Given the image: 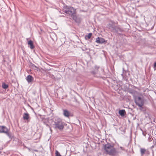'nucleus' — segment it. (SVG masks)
Here are the masks:
<instances>
[{
  "label": "nucleus",
  "mask_w": 156,
  "mask_h": 156,
  "mask_svg": "<svg viewBox=\"0 0 156 156\" xmlns=\"http://www.w3.org/2000/svg\"><path fill=\"white\" fill-rule=\"evenodd\" d=\"M63 11L70 16L76 23H80L81 19L80 17L76 16V10L73 7L67 6L64 7L63 9Z\"/></svg>",
  "instance_id": "1"
},
{
  "label": "nucleus",
  "mask_w": 156,
  "mask_h": 156,
  "mask_svg": "<svg viewBox=\"0 0 156 156\" xmlns=\"http://www.w3.org/2000/svg\"><path fill=\"white\" fill-rule=\"evenodd\" d=\"M104 149L107 153L111 156H115L118 153V152L114 147L113 146L109 143L105 145Z\"/></svg>",
  "instance_id": "2"
},
{
  "label": "nucleus",
  "mask_w": 156,
  "mask_h": 156,
  "mask_svg": "<svg viewBox=\"0 0 156 156\" xmlns=\"http://www.w3.org/2000/svg\"><path fill=\"white\" fill-rule=\"evenodd\" d=\"M116 23L113 21H111L108 25V28L112 32L114 33H119V32H121L122 30L120 27L119 26H115Z\"/></svg>",
  "instance_id": "3"
},
{
  "label": "nucleus",
  "mask_w": 156,
  "mask_h": 156,
  "mask_svg": "<svg viewBox=\"0 0 156 156\" xmlns=\"http://www.w3.org/2000/svg\"><path fill=\"white\" fill-rule=\"evenodd\" d=\"M65 123L60 118H56L54 121L55 128L61 130L64 128Z\"/></svg>",
  "instance_id": "4"
},
{
  "label": "nucleus",
  "mask_w": 156,
  "mask_h": 156,
  "mask_svg": "<svg viewBox=\"0 0 156 156\" xmlns=\"http://www.w3.org/2000/svg\"><path fill=\"white\" fill-rule=\"evenodd\" d=\"M135 102L136 105L142 108L144 104V101L143 98L140 97H136L135 99Z\"/></svg>",
  "instance_id": "5"
},
{
  "label": "nucleus",
  "mask_w": 156,
  "mask_h": 156,
  "mask_svg": "<svg viewBox=\"0 0 156 156\" xmlns=\"http://www.w3.org/2000/svg\"><path fill=\"white\" fill-rule=\"evenodd\" d=\"M96 42L100 44H105L107 43V41L102 38L98 37L96 39Z\"/></svg>",
  "instance_id": "6"
},
{
  "label": "nucleus",
  "mask_w": 156,
  "mask_h": 156,
  "mask_svg": "<svg viewBox=\"0 0 156 156\" xmlns=\"http://www.w3.org/2000/svg\"><path fill=\"white\" fill-rule=\"evenodd\" d=\"M8 129L4 126H0V133H6Z\"/></svg>",
  "instance_id": "7"
},
{
  "label": "nucleus",
  "mask_w": 156,
  "mask_h": 156,
  "mask_svg": "<svg viewBox=\"0 0 156 156\" xmlns=\"http://www.w3.org/2000/svg\"><path fill=\"white\" fill-rule=\"evenodd\" d=\"M26 79L28 83L32 82L34 80V78L32 76L30 75H28L26 78Z\"/></svg>",
  "instance_id": "8"
},
{
  "label": "nucleus",
  "mask_w": 156,
  "mask_h": 156,
  "mask_svg": "<svg viewBox=\"0 0 156 156\" xmlns=\"http://www.w3.org/2000/svg\"><path fill=\"white\" fill-rule=\"evenodd\" d=\"M63 114L65 116L67 117H69V116L70 115V113L69 112V111H68V110H67L66 109H64V110H63Z\"/></svg>",
  "instance_id": "9"
},
{
  "label": "nucleus",
  "mask_w": 156,
  "mask_h": 156,
  "mask_svg": "<svg viewBox=\"0 0 156 156\" xmlns=\"http://www.w3.org/2000/svg\"><path fill=\"white\" fill-rule=\"evenodd\" d=\"M29 115L28 113H26L24 114L23 115V118L24 120H27L28 122L29 121Z\"/></svg>",
  "instance_id": "10"
},
{
  "label": "nucleus",
  "mask_w": 156,
  "mask_h": 156,
  "mask_svg": "<svg viewBox=\"0 0 156 156\" xmlns=\"http://www.w3.org/2000/svg\"><path fill=\"white\" fill-rule=\"evenodd\" d=\"M5 133L6 134L9 138L12 139L13 138V134L10 131H9V129L7 131L6 133Z\"/></svg>",
  "instance_id": "11"
},
{
  "label": "nucleus",
  "mask_w": 156,
  "mask_h": 156,
  "mask_svg": "<svg viewBox=\"0 0 156 156\" xmlns=\"http://www.w3.org/2000/svg\"><path fill=\"white\" fill-rule=\"evenodd\" d=\"M119 113L122 117L124 116L126 114V112L125 110H120L119 111Z\"/></svg>",
  "instance_id": "12"
},
{
  "label": "nucleus",
  "mask_w": 156,
  "mask_h": 156,
  "mask_svg": "<svg viewBox=\"0 0 156 156\" xmlns=\"http://www.w3.org/2000/svg\"><path fill=\"white\" fill-rule=\"evenodd\" d=\"M29 45H30V48L31 49H33L34 48V46L33 45V42L32 41L30 40L28 41V42Z\"/></svg>",
  "instance_id": "13"
},
{
  "label": "nucleus",
  "mask_w": 156,
  "mask_h": 156,
  "mask_svg": "<svg viewBox=\"0 0 156 156\" xmlns=\"http://www.w3.org/2000/svg\"><path fill=\"white\" fill-rule=\"evenodd\" d=\"M2 87L3 89H6L9 86L5 83H3L2 84Z\"/></svg>",
  "instance_id": "14"
},
{
  "label": "nucleus",
  "mask_w": 156,
  "mask_h": 156,
  "mask_svg": "<svg viewBox=\"0 0 156 156\" xmlns=\"http://www.w3.org/2000/svg\"><path fill=\"white\" fill-rule=\"evenodd\" d=\"M92 35L91 33H90L88 34V35H86L85 37V38L86 40H88L90 39Z\"/></svg>",
  "instance_id": "15"
},
{
  "label": "nucleus",
  "mask_w": 156,
  "mask_h": 156,
  "mask_svg": "<svg viewBox=\"0 0 156 156\" xmlns=\"http://www.w3.org/2000/svg\"><path fill=\"white\" fill-rule=\"evenodd\" d=\"M146 151V150L144 148H141L140 149V153L142 155L144 154V153L145 151Z\"/></svg>",
  "instance_id": "16"
},
{
  "label": "nucleus",
  "mask_w": 156,
  "mask_h": 156,
  "mask_svg": "<svg viewBox=\"0 0 156 156\" xmlns=\"http://www.w3.org/2000/svg\"><path fill=\"white\" fill-rule=\"evenodd\" d=\"M128 92L131 94H134V91L133 90L131 89H129L128 90Z\"/></svg>",
  "instance_id": "17"
},
{
  "label": "nucleus",
  "mask_w": 156,
  "mask_h": 156,
  "mask_svg": "<svg viewBox=\"0 0 156 156\" xmlns=\"http://www.w3.org/2000/svg\"><path fill=\"white\" fill-rule=\"evenodd\" d=\"M55 154V156H61V155L57 151H56Z\"/></svg>",
  "instance_id": "18"
},
{
  "label": "nucleus",
  "mask_w": 156,
  "mask_h": 156,
  "mask_svg": "<svg viewBox=\"0 0 156 156\" xmlns=\"http://www.w3.org/2000/svg\"><path fill=\"white\" fill-rule=\"evenodd\" d=\"M98 73V71H96L95 69L91 72V73L93 75H94Z\"/></svg>",
  "instance_id": "19"
},
{
  "label": "nucleus",
  "mask_w": 156,
  "mask_h": 156,
  "mask_svg": "<svg viewBox=\"0 0 156 156\" xmlns=\"http://www.w3.org/2000/svg\"><path fill=\"white\" fill-rule=\"evenodd\" d=\"M99 68V67L97 66H95V69L98 71V69Z\"/></svg>",
  "instance_id": "20"
},
{
  "label": "nucleus",
  "mask_w": 156,
  "mask_h": 156,
  "mask_svg": "<svg viewBox=\"0 0 156 156\" xmlns=\"http://www.w3.org/2000/svg\"><path fill=\"white\" fill-rule=\"evenodd\" d=\"M154 69H155V68H156V62L154 64Z\"/></svg>",
  "instance_id": "21"
},
{
  "label": "nucleus",
  "mask_w": 156,
  "mask_h": 156,
  "mask_svg": "<svg viewBox=\"0 0 156 156\" xmlns=\"http://www.w3.org/2000/svg\"><path fill=\"white\" fill-rule=\"evenodd\" d=\"M120 148L122 150H124V148L123 147H120Z\"/></svg>",
  "instance_id": "22"
},
{
  "label": "nucleus",
  "mask_w": 156,
  "mask_h": 156,
  "mask_svg": "<svg viewBox=\"0 0 156 156\" xmlns=\"http://www.w3.org/2000/svg\"><path fill=\"white\" fill-rule=\"evenodd\" d=\"M33 66H34V67H35L36 68H37V67L36 66H35V65H34V64L33 65Z\"/></svg>",
  "instance_id": "23"
},
{
  "label": "nucleus",
  "mask_w": 156,
  "mask_h": 156,
  "mask_svg": "<svg viewBox=\"0 0 156 156\" xmlns=\"http://www.w3.org/2000/svg\"><path fill=\"white\" fill-rule=\"evenodd\" d=\"M121 75H122V77H123V78H124V76H123V74H121Z\"/></svg>",
  "instance_id": "24"
},
{
  "label": "nucleus",
  "mask_w": 156,
  "mask_h": 156,
  "mask_svg": "<svg viewBox=\"0 0 156 156\" xmlns=\"http://www.w3.org/2000/svg\"><path fill=\"white\" fill-rule=\"evenodd\" d=\"M50 130H51V128H50Z\"/></svg>",
  "instance_id": "25"
}]
</instances>
